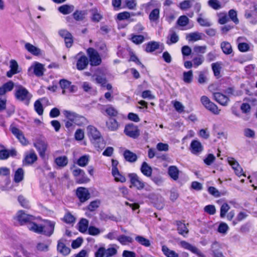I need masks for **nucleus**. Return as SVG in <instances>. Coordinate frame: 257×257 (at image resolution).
<instances>
[{
  "label": "nucleus",
  "instance_id": "f257e3e1",
  "mask_svg": "<svg viewBox=\"0 0 257 257\" xmlns=\"http://www.w3.org/2000/svg\"><path fill=\"white\" fill-rule=\"evenodd\" d=\"M15 97L18 101L28 106L33 96L32 94L25 87L21 85L16 86L14 91Z\"/></svg>",
  "mask_w": 257,
  "mask_h": 257
},
{
  "label": "nucleus",
  "instance_id": "f03ea898",
  "mask_svg": "<svg viewBox=\"0 0 257 257\" xmlns=\"http://www.w3.org/2000/svg\"><path fill=\"white\" fill-rule=\"evenodd\" d=\"M88 136L95 148L100 149L104 145V140L99 131L94 126L89 125L87 127Z\"/></svg>",
  "mask_w": 257,
  "mask_h": 257
},
{
  "label": "nucleus",
  "instance_id": "7ed1b4c3",
  "mask_svg": "<svg viewBox=\"0 0 257 257\" xmlns=\"http://www.w3.org/2000/svg\"><path fill=\"white\" fill-rule=\"evenodd\" d=\"M89 57L90 64L92 66L99 65L101 63V59L96 50L93 48H89L87 50Z\"/></svg>",
  "mask_w": 257,
  "mask_h": 257
},
{
  "label": "nucleus",
  "instance_id": "20e7f679",
  "mask_svg": "<svg viewBox=\"0 0 257 257\" xmlns=\"http://www.w3.org/2000/svg\"><path fill=\"white\" fill-rule=\"evenodd\" d=\"M128 177L130 180V188L135 187L139 190H142L145 188V183L136 173H130Z\"/></svg>",
  "mask_w": 257,
  "mask_h": 257
},
{
  "label": "nucleus",
  "instance_id": "39448f33",
  "mask_svg": "<svg viewBox=\"0 0 257 257\" xmlns=\"http://www.w3.org/2000/svg\"><path fill=\"white\" fill-rule=\"evenodd\" d=\"M124 132L125 134L133 139H136L140 135L138 127L133 123H129L125 126Z\"/></svg>",
  "mask_w": 257,
  "mask_h": 257
},
{
  "label": "nucleus",
  "instance_id": "423d86ee",
  "mask_svg": "<svg viewBox=\"0 0 257 257\" xmlns=\"http://www.w3.org/2000/svg\"><path fill=\"white\" fill-rule=\"evenodd\" d=\"M18 221L21 225L30 223L35 220L34 216L26 214L23 210H20L17 214Z\"/></svg>",
  "mask_w": 257,
  "mask_h": 257
},
{
  "label": "nucleus",
  "instance_id": "0eeeda50",
  "mask_svg": "<svg viewBox=\"0 0 257 257\" xmlns=\"http://www.w3.org/2000/svg\"><path fill=\"white\" fill-rule=\"evenodd\" d=\"M76 196L82 203L85 202L90 198V194L88 190L84 187H78L76 190Z\"/></svg>",
  "mask_w": 257,
  "mask_h": 257
},
{
  "label": "nucleus",
  "instance_id": "6e6552de",
  "mask_svg": "<svg viewBox=\"0 0 257 257\" xmlns=\"http://www.w3.org/2000/svg\"><path fill=\"white\" fill-rule=\"evenodd\" d=\"M34 146L38 151L40 156L44 158L48 147L47 143L44 140L39 139L34 143Z\"/></svg>",
  "mask_w": 257,
  "mask_h": 257
},
{
  "label": "nucleus",
  "instance_id": "1a4fd4ad",
  "mask_svg": "<svg viewBox=\"0 0 257 257\" xmlns=\"http://www.w3.org/2000/svg\"><path fill=\"white\" fill-rule=\"evenodd\" d=\"M180 245L184 248L189 250L194 253H195L199 257H202L204 256L201 251L197 248L196 246L192 245L190 243L187 242L186 241H181L180 242Z\"/></svg>",
  "mask_w": 257,
  "mask_h": 257
},
{
  "label": "nucleus",
  "instance_id": "9d476101",
  "mask_svg": "<svg viewBox=\"0 0 257 257\" xmlns=\"http://www.w3.org/2000/svg\"><path fill=\"white\" fill-rule=\"evenodd\" d=\"M213 95L214 100L223 106L227 105L229 99L226 95L220 92H214Z\"/></svg>",
  "mask_w": 257,
  "mask_h": 257
},
{
  "label": "nucleus",
  "instance_id": "9b49d317",
  "mask_svg": "<svg viewBox=\"0 0 257 257\" xmlns=\"http://www.w3.org/2000/svg\"><path fill=\"white\" fill-rule=\"evenodd\" d=\"M46 225L43 226L44 229L42 234L47 236H50L54 232L55 222L54 221L46 220Z\"/></svg>",
  "mask_w": 257,
  "mask_h": 257
},
{
  "label": "nucleus",
  "instance_id": "f8f14e48",
  "mask_svg": "<svg viewBox=\"0 0 257 257\" xmlns=\"http://www.w3.org/2000/svg\"><path fill=\"white\" fill-rule=\"evenodd\" d=\"M37 156L34 150H31L29 154L25 155V158L23 161L24 165H31L37 160Z\"/></svg>",
  "mask_w": 257,
  "mask_h": 257
},
{
  "label": "nucleus",
  "instance_id": "ddd939ff",
  "mask_svg": "<svg viewBox=\"0 0 257 257\" xmlns=\"http://www.w3.org/2000/svg\"><path fill=\"white\" fill-rule=\"evenodd\" d=\"M203 150L201 143L197 140H193L190 144V151L193 154L197 155Z\"/></svg>",
  "mask_w": 257,
  "mask_h": 257
},
{
  "label": "nucleus",
  "instance_id": "4468645a",
  "mask_svg": "<svg viewBox=\"0 0 257 257\" xmlns=\"http://www.w3.org/2000/svg\"><path fill=\"white\" fill-rule=\"evenodd\" d=\"M17 155L16 149H12L11 150L3 149L0 150V160H6L9 157H15Z\"/></svg>",
  "mask_w": 257,
  "mask_h": 257
},
{
  "label": "nucleus",
  "instance_id": "2eb2a0df",
  "mask_svg": "<svg viewBox=\"0 0 257 257\" xmlns=\"http://www.w3.org/2000/svg\"><path fill=\"white\" fill-rule=\"evenodd\" d=\"M220 245L218 242L215 241L212 243L211 247V250L212 252L213 257H225L224 256L223 253L220 250Z\"/></svg>",
  "mask_w": 257,
  "mask_h": 257
},
{
  "label": "nucleus",
  "instance_id": "dca6fc26",
  "mask_svg": "<svg viewBox=\"0 0 257 257\" xmlns=\"http://www.w3.org/2000/svg\"><path fill=\"white\" fill-rule=\"evenodd\" d=\"M88 63L89 61L87 57L85 55H83L77 60L76 64L77 69L79 70H84L87 67Z\"/></svg>",
  "mask_w": 257,
  "mask_h": 257
},
{
  "label": "nucleus",
  "instance_id": "f3484780",
  "mask_svg": "<svg viewBox=\"0 0 257 257\" xmlns=\"http://www.w3.org/2000/svg\"><path fill=\"white\" fill-rule=\"evenodd\" d=\"M14 86V83L11 80L4 83L0 87V95H3L7 92L12 91L13 89Z\"/></svg>",
  "mask_w": 257,
  "mask_h": 257
},
{
  "label": "nucleus",
  "instance_id": "a211bd4d",
  "mask_svg": "<svg viewBox=\"0 0 257 257\" xmlns=\"http://www.w3.org/2000/svg\"><path fill=\"white\" fill-rule=\"evenodd\" d=\"M123 156L125 161L130 163H134L138 159L137 155L128 150L124 151Z\"/></svg>",
  "mask_w": 257,
  "mask_h": 257
},
{
  "label": "nucleus",
  "instance_id": "6ab92c4d",
  "mask_svg": "<svg viewBox=\"0 0 257 257\" xmlns=\"http://www.w3.org/2000/svg\"><path fill=\"white\" fill-rule=\"evenodd\" d=\"M179 170L176 166H170L168 168V174L170 177L174 181L179 179Z\"/></svg>",
  "mask_w": 257,
  "mask_h": 257
},
{
  "label": "nucleus",
  "instance_id": "aec40b11",
  "mask_svg": "<svg viewBox=\"0 0 257 257\" xmlns=\"http://www.w3.org/2000/svg\"><path fill=\"white\" fill-rule=\"evenodd\" d=\"M153 203L154 204L155 206L159 210H161L164 208V199L160 195H153L152 198Z\"/></svg>",
  "mask_w": 257,
  "mask_h": 257
},
{
  "label": "nucleus",
  "instance_id": "412c9836",
  "mask_svg": "<svg viewBox=\"0 0 257 257\" xmlns=\"http://www.w3.org/2000/svg\"><path fill=\"white\" fill-rule=\"evenodd\" d=\"M141 171L146 177H151L152 169L146 162H144L141 167Z\"/></svg>",
  "mask_w": 257,
  "mask_h": 257
},
{
  "label": "nucleus",
  "instance_id": "4be33fe9",
  "mask_svg": "<svg viewBox=\"0 0 257 257\" xmlns=\"http://www.w3.org/2000/svg\"><path fill=\"white\" fill-rule=\"evenodd\" d=\"M25 48L28 52L34 55L38 56L41 54V50L29 43L25 44Z\"/></svg>",
  "mask_w": 257,
  "mask_h": 257
},
{
  "label": "nucleus",
  "instance_id": "5701e85b",
  "mask_svg": "<svg viewBox=\"0 0 257 257\" xmlns=\"http://www.w3.org/2000/svg\"><path fill=\"white\" fill-rule=\"evenodd\" d=\"M34 73L35 75L38 77H40L43 75L45 68L44 65L42 64L36 62L33 67Z\"/></svg>",
  "mask_w": 257,
  "mask_h": 257
},
{
  "label": "nucleus",
  "instance_id": "b1692460",
  "mask_svg": "<svg viewBox=\"0 0 257 257\" xmlns=\"http://www.w3.org/2000/svg\"><path fill=\"white\" fill-rule=\"evenodd\" d=\"M106 124L108 129L111 131H115L118 127L117 121L113 118H109L106 121Z\"/></svg>",
  "mask_w": 257,
  "mask_h": 257
},
{
  "label": "nucleus",
  "instance_id": "393cba45",
  "mask_svg": "<svg viewBox=\"0 0 257 257\" xmlns=\"http://www.w3.org/2000/svg\"><path fill=\"white\" fill-rule=\"evenodd\" d=\"M74 10V7L73 5H63L58 8L59 12L63 15H68L71 13Z\"/></svg>",
  "mask_w": 257,
  "mask_h": 257
},
{
  "label": "nucleus",
  "instance_id": "a878e982",
  "mask_svg": "<svg viewBox=\"0 0 257 257\" xmlns=\"http://www.w3.org/2000/svg\"><path fill=\"white\" fill-rule=\"evenodd\" d=\"M177 230L180 234L184 236L188 233L189 230L187 228L185 224L180 221H177Z\"/></svg>",
  "mask_w": 257,
  "mask_h": 257
},
{
  "label": "nucleus",
  "instance_id": "bb28decb",
  "mask_svg": "<svg viewBox=\"0 0 257 257\" xmlns=\"http://www.w3.org/2000/svg\"><path fill=\"white\" fill-rule=\"evenodd\" d=\"M179 41V36L175 32L170 30V34L168 36L167 44L170 45L177 43Z\"/></svg>",
  "mask_w": 257,
  "mask_h": 257
},
{
  "label": "nucleus",
  "instance_id": "cd10ccee",
  "mask_svg": "<svg viewBox=\"0 0 257 257\" xmlns=\"http://www.w3.org/2000/svg\"><path fill=\"white\" fill-rule=\"evenodd\" d=\"M28 228L31 231L40 234H42L44 229L43 226L39 225L37 224L34 223L33 221L28 224Z\"/></svg>",
  "mask_w": 257,
  "mask_h": 257
},
{
  "label": "nucleus",
  "instance_id": "c85d7f7f",
  "mask_svg": "<svg viewBox=\"0 0 257 257\" xmlns=\"http://www.w3.org/2000/svg\"><path fill=\"white\" fill-rule=\"evenodd\" d=\"M58 251L64 255H68L70 252V249L60 240L58 241L57 244Z\"/></svg>",
  "mask_w": 257,
  "mask_h": 257
},
{
  "label": "nucleus",
  "instance_id": "c756f323",
  "mask_svg": "<svg viewBox=\"0 0 257 257\" xmlns=\"http://www.w3.org/2000/svg\"><path fill=\"white\" fill-rule=\"evenodd\" d=\"M159 48V43L155 41H151L146 44L145 51L147 52L151 53L155 51Z\"/></svg>",
  "mask_w": 257,
  "mask_h": 257
},
{
  "label": "nucleus",
  "instance_id": "7c9ffc66",
  "mask_svg": "<svg viewBox=\"0 0 257 257\" xmlns=\"http://www.w3.org/2000/svg\"><path fill=\"white\" fill-rule=\"evenodd\" d=\"M24 170L22 168H19L15 172L14 181L15 183H19L24 179Z\"/></svg>",
  "mask_w": 257,
  "mask_h": 257
},
{
  "label": "nucleus",
  "instance_id": "2f4dec72",
  "mask_svg": "<svg viewBox=\"0 0 257 257\" xmlns=\"http://www.w3.org/2000/svg\"><path fill=\"white\" fill-rule=\"evenodd\" d=\"M221 48L223 52L226 55H229L232 53V49L230 44L226 41H223L221 43Z\"/></svg>",
  "mask_w": 257,
  "mask_h": 257
},
{
  "label": "nucleus",
  "instance_id": "473e14b6",
  "mask_svg": "<svg viewBox=\"0 0 257 257\" xmlns=\"http://www.w3.org/2000/svg\"><path fill=\"white\" fill-rule=\"evenodd\" d=\"M55 162L60 167H64L68 162V158L66 156H60L55 159Z\"/></svg>",
  "mask_w": 257,
  "mask_h": 257
},
{
  "label": "nucleus",
  "instance_id": "72a5a7b5",
  "mask_svg": "<svg viewBox=\"0 0 257 257\" xmlns=\"http://www.w3.org/2000/svg\"><path fill=\"white\" fill-rule=\"evenodd\" d=\"M202 33L198 32L191 33L186 36V39L190 42L197 41L202 38Z\"/></svg>",
  "mask_w": 257,
  "mask_h": 257
},
{
  "label": "nucleus",
  "instance_id": "f704fd0d",
  "mask_svg": "<svg viewBox=\"0 0 257 257\" xmlns=\"http://www.w3.org/2000/svg\"><path fill=\"white\" fill-rule=\"evenodd\" d=\"M89 221L85 218H82L78 223L79 231L81 232H85L88 228Z\"/></svg>",
  "mask_w": 257,
  "mask_h": 257
},
{
  "label": "nucleus",
  "instance_id": "c9c22d12",
  "mask_svg": "<svg viewBox=\"0 0 257 257\" xmlns=\"http://www.w3.org/2000/svg\"><path fill=\"white\" fill-rule=\"evenodd\" d=\"M162 250L167 257H178L179 255L175 251L170 249L167 246L163 245Z\"/></svg>",
  "mask_w": 257,
  "mask_h": 257
},
{
  "label": "nucleus",
  "instance_id": "e433bc0d",
  "mask_svg": "<svg viewBox=\"0 0 257 257\" xmlns=\"http://www.w3.org/2000/svg\"><path fill=\"white\" fill-rule=\"evenodd\" d=\"M135 240L140 244L146 247H149L151 245L150 240L143 236L137 235Z\"/></svg>",
  "mask_w": 257,
  "mask_h": 257
},
{
  "label": "nucleus",
  "instance_id": "4c0bfd02",
  "mask_svg": "<svg viewBox=\"0 0 257 257\" xmlns=\"http://www.w3.org/2000/svg\"><path fill=\"white\" fill-rule=\"evenodd\" d=\"M117 240L122 244L125 245L127 243H132L133 239L128 236L120 235L117 237Z\"/></svg>",
  "mask_w": 257,
  "mask_h": 257
},
{
  "label": "nucleus",
  "instance_id": "58836bf2",
  "mask_svg": "<svg viewBox=\"0 0 257 257\" xmlns=\"http://www.w3.org/2000/svg\"><path fill=\"white\" fill-rule=\"evenodd\" d=\"M202 14L199 15V17L197 19V22L202 27H209L211 26L212 24L207 19H204L201 17Z\"/></svg>",
  "mask_w": 257,
  "mask_h": 257
},
{
  "label": "nucleus",
  "instance_id": "ea45409f",
  "mask_svg": "<svg viewBox=\"0 0 257 257\" xmlns=\"http://www.w3.org/2000/svg\"><path fill=\"white\" fill-rule=\"evenodd\" d=\"M86 14V13L85 11L76 10L73 14V17L75 20L80 21H82L84 19L85 15Z\"/></svg>",
  "mask_w": 257,
  "mask_h": 257
},
{
  "label": "nucleus",
  "instance_id": "a19ab883",
  "mask_svg": "<svg viewBox=\"0 0 257 257\" xmlns=\"http://www.w3.org/2000/svg\"><path fill=\"white\" fill-rule=\"evenodd\" d=\"M160 11L158 9H154L149 15V19L151 22H156L159 19Z\"/></svg>",
  "mask_w": 257,
  "mask_h": 257
},
{
  "label": "nucleus",
  "instance_id": "79ce46f5",
  "mask_svg": "<svg viewBox=\"0 0 257 257\" xmlns=\"http://www.w3.org/2000/svg\"><path fill=\"white\" fill-rule=\"evenodd\" d=\"M205 107L215 114H218L219 113L220 110L218 109L217 105L211 101L205 106Z\"/></svg>",
  "mask_w": 257,
  "mask_h": 257
},
{
  "label": "nucleus",
  "instance_id": "37998d69",
  "mask_svg": "<svg viewBox=\"0 0 257 257\" xmlns=\"http://www.w3.org/2000/svg\"><path fill=\"white\" fill-rule=\"evenodd\" d=\"M183 81L186 83H191L193 80V72L192 70H189L187 72L183 73Z\"/></svg>",
  "mask_w": 257,
  "mask_h": 257
},
{
  "label": "nucleus",
  "instance_id": "c03bdc74",
  "mask_svg": "<svg viewBox=\"0 0 257 257\" xmlns=\"http://www.w3.org/2000/svg\"><path fill=\"white\" fill-rule=\"evenodd\" d=\"M34 108L35 110L39 115L43 114L44 109L40 99H38L35 102Z\"/></svg>",
  "mask_w": 257,
  "mask_h": 257
},
{
  "label": "nucleus",
  "instance_id": "a18cd8bd",
  "mask_svg": "<svg viewBox=\"0 0 257 257\" xmlns=\"http://www.w3.org/2000/svg\"><path fill=\"white\" fill-rule=\"evenodd\" d=\"M194 0H185L179 4V7L182 10H186L192 7V2Z\"/></svg>",
  "mask_w": 257,
  "mask_h": 257
},
{
  "label": "nucleus",
  "instance_id": "49530a36",
  "mask_svg": "<svg viewBox=\"0 0 257 257\" xmlns=\"http://www.w3.org/2000/svg\"><path fill=\"white\" fill-rule=\"evenodd\" d=\"M71 82L67 80L66 79H63L60 80L59 84L61 88L63 89L62 93L65 94L66 90L65 89H68V87L70 86L71 84Z\"/></svg>",
  "mask_w": 257,
  "mask_h": 257
},
{
  "label": "nucleus",
  "instance_id": "de8ad7c7",
  "mask_svg": "<svg viewBox=\"0 0 257 257\" xmlns=\"http://www.w3.org/2000/svg\"><path fill=\"white\" fill-rule=\"evenodd\" d=\"M87 122L86 118L82 115L77 114L74 123L78 125L81 126L85 124Z\"/></svg>",
  "mask_w": 257,
  "mask_h": 257
},
{
  "label": "nucleus",
  "instance_id": "09e8293b",
  "mask_svg": "<svg viewBox=\"0 0 257 257\" xmlns=\"http://www.w3.org/2000/svg\"><path fill=\"white\" fill-rule=\"evenodd\" d=\"M91 12H92L91 20L93 22H98L102 19V15L97 13L96 9H92Z\"/></svg>",
  "mask_w": 257,
  "mask_h": 257
},
{
  "label": "nucleus",
  "instance_id": "8fccbe9b",
  "mask_svg": "<svg viewBox=\"0 0 257 257\" xmlns=\"http://www.w3.org/2000/svg\"><path fill=\"white\" fill-rule=\"evenodd\" d=\"M89 162V157L88 156H83L80 157L77 160V164L81 167H84L87 165Z\"/></svg>",
  "mask_w": 257,
  "mask_h": 257
},
{
  "label": "nucleus",
  "instance_id": "3c124183",
  "mask_svg": "<svg viewBox=\"0 0 257 257\" xmlns=\"http://www.w3.org/2000/svg\"><path fill=\"white\" fill-rule=\"evenodd\" d=\"M228 16L235 24L239 23V20L237 17V12L235 10L233 9L229 10L228 12Z\"/></svg>",
  "mask_w": 257,
  "mask_h": 257
},
{
  "label": "nucleus",
  "instance_id": "603ef678",
  "mask_svg": "<svg viewBox=\"0 0 257 257\" xmlns=\"http://www.w3.org/2000/svg\"><path fill=\"white\" fill-rule=\"evenodd\" d=\"M189 20L186 16H180L177 20V24L180 26H186L189 23Z\"/></svg>",
  "mask_w": 257,
  "mask_h": 257
},
{
  "label": "nucleus",
  "instance_id": "864d4df0",
  "mask_svg": "<svg viewBox=\"0 0 257 257\" xmlns=\"http://www.w3.org/2000/svg\"><path fill=\"white\" fill-rule=\"evenodd\" d=\"M131 40L132 42L136 44H142L145 40V37L143 35H134L132 36Z\"/></svg>",
  "mask_w": 257,
  "mask_h": 257
},
{
  "label": "nucleus",
  "instance_id": "5fc2aeb1",
  "mask_svg": "<svg viewBox=\"0 0 257 257\" xmlns=\"http://www.w3.org/2000/svg\"><path fill=\"white\" fill-rule=\"evenodd\" d=\"M63 113L65 116L69 120L74 122L77 113L69 110H64Z\"/></svg>",
  "mask_w": 257,
  "mask_h": 257
},
{
  "label": "nucleus",
  "instance_id": "6e6d98bb",
  "mask_svg": "<svg viewBox=\"0 0 257 257\" xmlns=\"http://www.w3.org/2000/svg\"><path fill=\"white\" fill-rule=\"evenodd\" d=\"M112 175L114 177L115 180L117 182L123 183L126 181L125 177L121 174L118 170H117V173L115 172H114L112 173Z\"/></svg>",
  "mask_w": 257,
  "mask_h": 257
},
{
  "label": "nucleus",
  "instance_id": "4d7b16f0",
  "mask_svg": "<svg viewBox=\"0 0 257 257\" xmlns=\"http://www.w3.org/2000/svg\"><path fill=\"white\" fill-rule=\"evenodd\" d=\"M63 221L66 223L71 224L75 222V218L70 212H68L64 215Z\"/></svg>",
  "mask_w": 257,
  "mask_h": 257
},
{
  "label": "nucleus",
  "instance_id": "13d9d810",
  "mask_svg": "<svg viewBox=\"0 0 257 257\" xmlns=\"http://www.w3.org/2000/svg\"><path fill=\"white\" fill-rule=\"evenodd\" d=\"M95 77V80L97 83L101 84L102 87L105 86V84H106L107 82L106 78L96 74L93 75L92 76V77Z\"/></svg>",
  "mask_w": 257,
  "mask_h": 257
},
{
  "label": "nucleus",
  "instance_id": "bf43d9fd",
  "mask_svg": "<svg viewBox=\"0 0 257 257\" xmlns=\"http://www.w3.org/2000/svg\"><path fill=\"white\" fill-rule=\"evenodd\" d=\"M230 206L229 205L226 203H223L221 207H220V216L221 218H224L227 212V211L229 210Z\"/></svg>",
  "mask_w": 257,
  "mask_h": 257
},
{
  "label": "nucleus",
  "instance_id": "052dcab7",
  "mask_svg": "<svg viewBox=\"0 0 257 257\" xmlns=\"http://www.w3.org/2000/svg\"><path fill=\"white\" fill-rule=\"evenodd\" d=\"M211 66L214 75L215 76H219L220 75V70L221 69L220 64L218 62H216L212 63Z\"/></svg>",
  "mask_w": 257,
  "mask_h": 257
},
{
  "label": "nucleus",
  "instance_id": "680f3d73",
  "mask_svg": "<svg viewBox=\"0 0 257 257\" xmlns=\"http://www.w3.org/2000/svg\"><path fill=\"white\" fill-rule=\"evenodd\" d=\"M105 112L107 115L111 116H115L117 115V110L111 105H109L105 109Z\"/></svg>",
  "mask_w": 257,
  "mask_h": 257
},
{
  "label": "nucleus",
  "instance_id": "e2e57ef3",
  "mask_svg": "<svg viewBox=\"0 0 257 257\" xmlns=\"http://www.w3.org/2000/svg\"><path fill=\"white\" fill-rule=\"evenodd\" d=\"M208 5L214 10H218L221 8V5L218 0H209L208 2Z\"/></svg>",
  "mask_w": 257,
  "mask_h": 257
},
{
  "label": "nucleus",
  "instance_id": "0e129e2a",
  "mask_svg": "<svg viewBox=\"0 0 257 257\" xmlns=\"http://www.w3.org/2000/svg\"><path fill=\"white\" fill-rule=\"evenodd\" d=\"M18 200L22 206L26 208H29V201L23 196L20 195Z\"/></svg>",
  "mask_w": 257,
  "mask_h": 257
},
{
  "label": "nucleus",
  "instance_id": "69168bd1",
  "mask_svg": "<svg viewBox=\"0 0 257 257\" xmlns=\"http://www.w3.org/2000/svg\"><path fill=\"white\" fill-rule=\"evenodd\" d=\"M204 211L210 215H213L216 212V209L214 205H208L204 207Z\"/></svg>",
  "mask_w": 257,
  "mask_h": 257
},
{
  "label": "nucleus",
  "instance_id": "338daca9",
  "mask_svg": "<svg viewBox=\"0 0 257 257\" xmlns=\"http://www.w3.org/2000/svg\"><path fill=\"white\" fill-rule=\"evenodd\" d=\"M99 204L100 201L99 200L93 201L88 205L87 209L90 211H93L99 207Z\"/></svg>",
  "mask_w": 257,
  "mask_h": 257
},
{
  "label": "nucleus",
  "instance_id": "774afa93",
  "mask_svg": "<svg viewBox=\"0 0 257 257\" xmlns=\"http://www.w3.org/2000/svg\"><path fill=\"white\" fill-rule=\"evenodd\" d=\"M131 17V13L128 12H123L117 14V19L119 21L128 19Z\"/></svg>",
  "mask_w": 257,
  "mask_h": 257
}]
</instances>
